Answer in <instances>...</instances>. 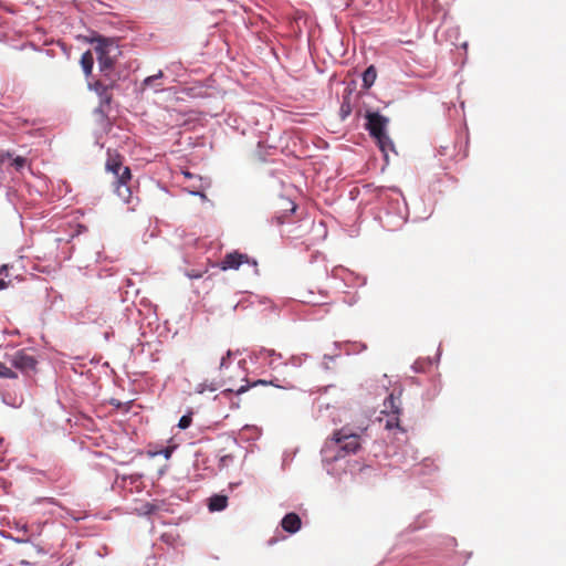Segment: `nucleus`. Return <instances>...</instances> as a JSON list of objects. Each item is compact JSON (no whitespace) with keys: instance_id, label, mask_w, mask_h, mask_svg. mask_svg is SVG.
<instances>
[{"instance_id":"1","label":"nucleus","mask_w":566,"mask_h":566,"mask_svg":"<svg viewBox=\"0 0 566 566\" xmlns=\"http://www.w3.org/2000/svg\"><path fill=\"white\" fill-rule=\"evenodd\" d=\"M360 447V437L343 428L334 433L329 442L322 450L325 462L338 460L347 454L355 453Z\"/></svg>"},{"instance_id":"2","label":"nucleus","mask_w":566,"mask_h":566,"mask_svg":"<svg viewBox=\"0 0 566 566\" xmlns=\"http://www.w3.org/2000/svg\"><path fill=\"white\" fill-rule=\"evenodd\" d=\"M107 171L115 176V191L117 196L126 203L132 202V190L127 182L130 180V170L123 166L118 156L108 155L106 163Z\"/></svg>"},{"instance_id":"3","label":"nucleus","mask_w":566,"mask_h":566,"mask_svg":"<svg viewBox=\"0 0 566 566\" xmlns=\"http://www.w3.org/2000/svg\"><path fill=\"white\" fill-rule=\"evenodd\" d=\"M95 43V52L101 71L111 70L119 54L118 45L113 40L105 38L96 39Z\"/></svg>"},{"instance_id":"4","label":"nucleus","mask_w":566,"mask_h":566,"mask_svg":"<svg viewBox=\"0 0 566 566\" xmlns=\"http://www.w3.org/2000/svg\"><path fill=\"white\" fill-rule=\"evenodd\" d=\"M379 200L387 205L388 214L392 213L398 217V224L405 221V199L398 189L381 190Z\"/></svg>"},{"instance_id":"5","label":"nucleus","mask_w":566,"mask_h":566,"mask_svg":"<svg viewBox=\"0 0 566 566\" xmlns=\"http://www.w3.org/2000/svg\"><path fill=\"white\" fill-rule=\"evenodd\" d=\"M6 359L14 368L22 373H29L35 369L36 360L33 356L29 355L23 349L14 350L13 353H7Z\"/></svg>"},{"instance_id":"6","label":"nucleus","mask_w":566,"mask_h":566,"mask_svg":"<svg viewBox=\"0 0 566 566\" xmlns=\"http://www.w3.org/2000/svg\"><path fill=\"white\" fill-rule=\"evenodd\" d=\"M382 409H381V413H385V415H392L394 418H391L390 420H388L386 422V428L387 429H392V428H398V413L400 411V408H399V398L395 396L394 392L389 394L388 397L385 399L384 401V405H382Z\"/></svg>"},{"instance_id":"7","label":"nucleus","mask_w":566,"mask_h":566,"mask_svg":"<svg viewBox=\"0 0 566 566\" xmlns=\"http://www.w3.org/2000/svg\"><path fill=\"white\" fill-rule=\"evenodd\" d=\"M254 358L262 366H266L273 370L276 369L279 366L283 365L282 355L274 352L273 349L262 348L254 354Z\"/></svg>"},{"instance_id":"8","label":"nucleus","mask_w":566,"mask_h":566,"mask_svg":"<svg viewBox=\"0 0 566 566\" xmlns=\"http://www.w3.org/2000/svg\"><path fill=\"white\" fill-rule=\"evenodd\" d=\"M388 119L378 113L367 115V129L373 137L386 134Z\"/></svg>"},{"instance_id":"9","label":"nucleus","mask_w":566,"mask_h":566,"mask_svg":"<svg viewBox=\"0 0 566 566\" xmlns=\"http://www.w3.org/2000/svg\"><path fill=\"white\" fill-rule=\"evenodd\" d=\"M249 262V259L245 254L239 252L228 253L224 259L221 261L220 268L226 270H237L243 263Z\"/></svg>"},{"instance_id":"10","label":"nucleus","mask_w":566,"mask_h":566,"mask_svg":"<svg viewBox=\"0 0 566 566\" xmlns=\"http://www.w3.org/2000/svg\"><path fill=\"white\" fill-rule=\"evenodd\" d=\"M318 419L324 424H327L328 422L336 424L342 421L339 418V410L329 406H326L324 409L319 410Z\"/></svg>"},{"instance_id":"11","label":"nucleus","mask_w":566,"mask_h":566,"mask_svg":"<svg viewBox=\"0 0 566 566\" xmlns=\"http://www.w3.org/2000/svg\"><path fill=\"white\" fill-rule=\"evenodd\" d=\"M281 524L284 531L293 534L301 528V518L295 513H289L283 517Z\"/></svg>"},{"instance_id":"12","label":"nucleus","mask_w":566,"mask_h":566,"mask_svg":"<svg viewBox=\"0 0 566 566\" xmlns=\"http://www.w3.org/2000/svg\"><path fill=\"white\" fill-rule=\"evenodd\" d=\"M228 499L224 495H213L209 500V510L211 512H220L227 507Z\"/></svg>"},{"instance_id":"13","label":"nucleus","mask_w":566,"mask_h":566,"mask_svg":"<svg viewBox=\"0 0 566 566\" xmlns=\"http://www.w3.org/2000/svg\"><path fill=\"white\" fill-rule=\"evenodd\" d=\"M377 140V144L380 148V150L384 153L385 157H387V154L389 150H394V144L389 136L386 134L379 135L374 137Z\"/></svg>"},{"instance_id":"14","label":"nucleus","mask_w":566,"mask_h":566,"mask_svg":"<svg viewBox=\"0 0 566 566\" xmlns=\"http://www.w3.org/2000/svg\"><path fill=\"white\" fill-rule=\"evenodd\" d=\"M219 388H220V385H219L217 381H213V380L208 381V380H206V381H203V382L198 384V385L196 386V388H195V391H196L197 394H199V395H202V394H205V392H207V391H209V392H214V391H217Z\"/></svg>"},{"instance_id":"15","label":"nucleus","mask_w":566,"mask_h":566,"mask_svg":"<svg viewBox=\"0 0 566 566\" xmlns=\"http://www.w3.org/2000/svg\"><path fill=\"white\" fill-rule=\"evenodd\" d=\"M94 57L93 54L87 51L82 54L81 57V65L83 67V71L86 75H90L93 69Z\"/></svg>"},{"instance_id":"16","label":"nucleus","mask_w":566,"mask_h":566,"mask_svg":"<svg viewBox=\"0 0 566 566\" xmlns=\"http://www.w3.org/2000/svg\"><path fill=\"white\" fill-rule=\"evenodd\" d=\"M377 77L376 69L371 65L363 74V83L365 87H370Z\"/></svg>"},{"instance_id":"17","label":"nucleus","mask_w":566,"mask_h":566,"mask_svg":"<svg viewBox=\"0 0 566 566\" xmlns=\"http://www.w3.org/2000/svg\"><path fill=\"white\" fill-rule=\"evenodd\" d=\"M324 295L319 294L316 296L313 291H307L305 295H303L302 302L307 304H322Z\"/></svg>"},{"instance_id":"18","label":"nucleus","mask_w":566,"mask_h":566,"mask_svg":"<svg viewBox=\"0 0 566 566\" xmlns=\"http://www.w3.org/2000/svg\"><path fill=\"white\" fill-rule=\"evenodd\" d=\"M0 377L14 379L18 377V375L10 367H8L6 363L0 361Z\"/></svg>"},{"instance_id":"19","label":"nucleus","mask_w":566,"mask_h":566,"mask_svg":"<svg viewBox=\"0 0 566 566\" xmlns=\"http://www.w3.org/2000/svg\"><path fill=\"white\" fill-rule=\"evenodd\" d=\"M177 446L174 444V446H168L167 448L165 449H161V450H158V451H155V452H150V455L151 457H156V455H164L165 459H170L172 452L176 450Z\"/></svg>"},{"instance_id":"20","label":"nucleus","mask_w":566,"mask_h":566,"mask_svg":"<svg viewBox=\"0 0 566 566\" xmlns=\"http://www.w3.org/2000/svg\"><path fill=\"white\" fill-rule=\"evenodd\" d=\"M191 412L187 413V415H184L180 419H179V422H178V427L182 430L187 429L190 427L191 422H192V417H191Z\"/></svg>"},{"instance_id":"21","label":"nucleus","mask_w":566,"mask_h":566,"mask_svg":"<svg viewBox=\"0 0 566 566\" xmlns=\"http://www.w3.org/2000/svg\"><path fill=\"white\" fill-rule=\"evenodd\" d=\"M307 358V355L303 354V355H297V356H292L290 358V360L287 363H284L285 365L290 364L294 367H298L303 364V361Z\"/></svg>"},{"instance_id":"22","label":"nucleus","mask_w":566,"mask_h":566,"mask_svg":"<svg viewBox=\"0 0 566 566\" xmlns=\"http://www.w3.org/2000/svg\"><path fill=\"white\" fill-rule=\"evenodd\" d=\"M163 76V72H158L155 75L148 76L145 78L144 84L146 86H153L155 82Z\"/></svg>"},{"instance_id":"23","label":"nucleus","mask_w":566,"mask_h":566,"mask_svg":"<svg viewBox=\"0 0 566 566\" xmlns=\"http://www.w3.org/2000/svg\"><path fill=\"white\" fill-rule=\"evenodd\" d=\"M232 353L230 350H228L227 355L224 357L221 358V361H220V369H224L228 367L227 365V360L231 357Z\"/></svg>"},{"instance_id":"24","label":"nucleus","mask_w":566,"mask_h":566,"mask_svg":"<svg viewBox=\"0 0 566 566\" xmlns=\"http://www.w3.org/2000/svg\"><path fill=\"white\" fill-rule=\"evenodd\" d=\"M189 193H190L191 196H197V197L201 198L202 200H207V196H206V193H205V192H202V191H193V190H190V191H189Z\"/></svg>"},{"instance_id":"25","label":"nucleus","mask_w":566,"mask_h":566,"mask_svg":"<svg viewBox=\"0 0 566 566\" xmlns=\"http://www.w3.org/2000/svg\"><path fill=\"white\" fill-rule=\"evenodd\" d=\"M7 287V283L4 280L0 279V290H3Z\"/></svg>"},{"instance_id":"26","label":"nucleus","mask_w":566,"mask_h":566,"mask_svg":"<svg viewBox=\"0 0 566 566\" xmlns=\"http://www.w3.org/2000/svg\"><path fill=\"white\" fill-rule=\"evenodd\" d=\"M101 88L102 86L99 84L95 85V91L102 95Z\"/></svg>"},{"instance_id":"27","label":"nucleus","mask_w":566,"mask_h":566,"mask_svg":"<svg viewBox=\"0 0 566 566\" xmlns=\"http://www.w3.org/2000/svg\"><path fill=\"white\" fill-rule=\"evenodd\" d=\"M21 531H23V532H28V526H27L25 524H24V525H22V526H21Z\"/></svg>"},{"instance_id":"28","label":"nucleus","mask_w":566,"mask_h":566,"mask_svg":"<svg viewBox=\"0 0 566 566\" xmlns=\"http://www.w3.org/2000/svg\"><path fill=\"white\" fill-rule=\"evenodd\" d=\"M6 269H7V266H6V265L1 266V268H0V274H1V273H2V271H4Z\"/></svg>"},{"instance_id":"29","label":"nucleus","mask_w":566,"mask_h":566,"mask_svg":"<svg viewBox=\"0 0 566 566\" xmlns=\"http://www.w3.org/2000/svg\"><path fill=\"white\" fill-rule=\"evenodd\" d=\"M186 177H191L190 172L185 174Z\"/></svg>"}]
</instances>
